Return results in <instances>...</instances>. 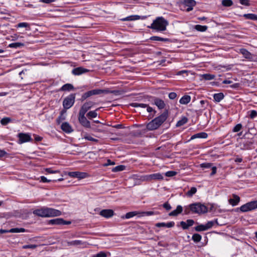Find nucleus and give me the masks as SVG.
<instances>
[{"label": "nucleus", "mask_w": 257, "mask_h": 257, "mask_svg": "<svg viewBox=\"0 0 257 257\" xmlns=\"http://www.w3.org/2000/svg\"><path fill=\"white\" fill-rule=\"evenodd\" d=\"M34 214L42 217H52L60 216L61 212L52 208L42 207L33 211Z\"/></svg>", "instance_id": "f257e3e1"}, {"label": "nucleus", "mask_w": 257, "mask_h": 257, "mask_svg": "<svg viewBox=\"0 0 257 257\" xmlns=\"http://www.w3.org/2000/svg\"><path fill=\"white\" fill-rule=\"evenodd\" d=\"M168 117V112H164L159 116L150 121L146 126L148 131H154L158 128Z\"/></svg>", "instance_id": "f03ea898"}, {"label": "nucleus", "mask_w": 257, "mask_h": 257, "mask_svg": "<svg viewBox=\"0 0 257 257\" xmlns=\"http://www.w3.org/2000/svg\"><path fill=\"white\" fill-rule=\"evenodd\" d=\"M168 25V23L166 20L162 17H159L154 20L151 26L148 27L157 32H163L166 30Z\"/></svg>", "instance_id": "7ed1b4c3"}, {"label": "nucleus", "mask_w": 257, "mask_h": 257, "mask_svg": "<svg viewBox=\"0 0 257 257\" xmlns=\"http://www.w3.org/2000/svg\"><path fill=\"white\" fill-rule=\"evenodd\" d=\"M163 176L160 173L143 175L140 177V180L144 182H151L153 180H162Z\"/></svg>", "instance_id": "20e7f679"}, {"label": "nucleus", "mask_w": 257, "mask_h": 257, "mask_svg": "<svg viewBox=\"0 0 257 257\" xmlns=\"http://www.w3.org/2000/svg\"><path fill=\"white\" fill-rule=\"evenodd\" d=\"M178 6L181 10L189 12L193 9V0H179Z\"/></svg>", "instance_id": "39448f33"}, {"label": "nucleus", "mask_w": 257, "mask_h": 257, "mask_svg": "<svg viewBox=\"0 0 257 257\" xmlns=\"http://www.w3.org/2000/svg\"><path fill=\"white\" fill-rule=\"evenodd\" d=\"M256 208H257V201H252L241 206L239 209L241 212H245L253 210Z\"/></svg>", "instance_id": "423d86ee"}, {"label": "nucleus", "mask_w": 257, "mask_h": 257, "mask_svg": "<svg viewBox=\"0 0 257 257\" xmlns=\"http://www.w3.org/2000/svg\"><path fill=\"white\" fill-rule=\"evenodd\" d=\"M75 94H71L64 98L63 101V106L66 109H69L72 106L75 102Z\"/></svg>", "instance_id": "0eeeda50"}, {"label": "nucleus", "mask_w": 257, "mask_h": 257, "mask_svg": "<svg viewBox=\"0 0 257 257\" xmlns=\"http://www.w3.org/2000/svg\"><path fill=\"white\" fill-rule=\"evenodd\" d=\"M239 53H240L245 59H247L250 61H257V57L253 54H251L245 49L241 48L239 49Z\"/></svg>", "instance_id": "6e6552de"}, {"label": "nucleus", "mask_w": 257, "mask_h": 257, "mask_svg": "<svg viewBox=\"0 0 257 257\" xmlns=\"http://www.w3.org/2000/svg\"><path fill=\"white\" fill-rule=\"evenodd\" d=\"M67 174L70 177L76 178L79 179H84L88 177L87 173L78 171L69 172Z\"/></svg>", "instance_id": "1a4fd4ad"}, {"label": "nucleus", "mask_w": 257, "mask_h": 257, "mask_svg": "<svg viewBox=\"0 0 257 257\" xmlns=\"http://www.w3.org/2000/svg\"><path fill=\"white\" fill-rule=\"evenodd\" d=\"M207 211L206 206L200 203H194V213L198 214L205 213Z\"/></svg>", "instance_id": "9d476101"}, {"label": "nucleus", "mask_w": 257, "mask_h": 257, "mask_svg": "<svg viewBox=\"0 0 257 257\" xmlns=\"http://www.w3.org/2000/svg\"><path fill=\"white\" fill-rule=\"evenodd\" d=\"M19 138L18 143L22 144L32 140L31 136L29 134L26 133H19L18 135Z\"/></svg>", "instance_id": "9b49d317"}, {"label": "nucleus", "mask_w": 257, "mask_h": 257, "mask_svg": "<svg viewBox=\"0 0 257 257\" xmlns=\"http://www.w3.org/2000/svg\"><path fill=\"white\" fill-rule=\"evenodd\" d=\"M78 120H79L80 123L83 126H84L86 128H90L91 127L90 122L85 116V114H78Z\"/></svg>", "instance_id": "f8f14e48"}, {"label": "nucleus", "mask_w": 257, "mask_h": 257, "mask_svg": "<svg viewBox=\"0 0 257 257\" xmlns=\"http://www.w3.org/2000/svg\"><path fill=\"white\" fill-rule=\"evenodd\" d=\"M94 105V102L91 101H87L81 106L79 114H85L86 112Z\"/></svg>", "instance_id": "ddd939ff"}, {"label": "nucleus", "mask_w": 257, "mask_h": 257, "mask_svg": "<svg viewBox=\"0 0 257 257\" xmlns=\"http://www.w3.org/2000/svg\"><path fill=\"white\" fill-rule=\"evenodd\" d=\"M133 106L135 107H140L142 108H147V111L151 113L152 114V117L156 113V111L151 107L148 106L146 104L144 103H134L133 104Z\"/></svg>", "instance_id": "4468645a"}, {"label": "nucleus", "mask_w": 257, "mask_h": 257, "mask_svg": "<svg viewBox=\"0 0 257 257\" xmlns=\"http://www.w3.org/2000/svg\"><path fill=\"white\" fill-rule=\"evenodd\" d=\"M49 223L51 224L56 225H68L71 223V222L69 221H65L62 218H56L50 220L49 221Z\"/></svg>", "instance_id": "2eb2a0df"}, {"label": "nucleus", "mask_w": 257, "mask_h": 257, "mask_svg": "<svg viewBox=\"0 0 257 257\" xmlns=\"http://www.w3.org/2000/svg\"><path fill=\"white\" fill-rule=\"evenodd\" d=\"M89 70L83 68L82 67H79L73 69L72 71V73L74 75H79L83 73H85L89 72Z\"/></svg>", "instance_id": "dca6fc26"}, {"label": "nucleus", "mask_w": 257, "mask_h": 257, "mask_svg": "<svg viewBox=\"0 0 257 257\" xmlns=\"http://www.w3.org/2000/svg\"><path fill=\"white\" fill-rule=\"evenodd\" d=\"M114 212L111 209H103L102 210L100 213L99 214L105 217V218H109L112 217L113 215Z\"/></svg>", "instance_id": "f3484780"}, {"label": "nucleus", "mask_w": 257, "mask_h": 257, "mask_svg": "<svg viewBox=\"0 0 257 257\" xmlns=\"http://www.w3.org/2000/svg\"><path fill=\"white\" fill-rule=\"evenodd\" d=\"M61 129L67 134L71 133L73 131L72 126L67 122L62 123L61 124Z\"/></svg>", "instance_id": "a211bd4d"}, {"label": "nucleus", "mask_w": 257, "mask_h": 257, "mask_svg": "<svg viewBox=\"0 0 257 257\" xmlns=\"http://www.w3.org/2000/svg\"><path fill=\"white\" fill-rule=\"evenodd\" d=\"M183 211V207L181 205H178L174 210L169 213V216H176L180 214Z\"/></svg>", "instance_id": "6ab92c4d"}, {"label": "nucleus", "mask_w": 257, "mask_h": 257, "mask_svg": "<svg viewBox=\"0 0 257 257\" xmlns=\"http://www.w3.org/2000/svg\"><path fill=\"white\" fill-rule=\"evenodd\" d=\"M175 225V223L173 221L165 223V222H161V223H158L156 224V226L158 227H165L167 228H170L173 226H174Z\"/></svg>", "instance_id": "aec40b11"}, {"label": "nucleus", "mask_w": 257, "mask_h": 257, "mask_svg": "<svg viewBox=\"0 0 257 257\" xmlns=\"http://www.w3.org/2000/svg\"><path fill=\"white\" fill-rule=\"evenodd\" d=\"M233 198L229 199V203L232 206L236 205L240 201V198L238 196L234 194L233 195Z\"/></svg>", "instance_id": "412c9836"}, {"label": "nucleus", "mask_w": 257, "mask_h": 257, "mask_svg": "<svg viewBox=\"0 0 257 257\" xmlns=\"http://www.w3.org/2000/svg\"><path fill=\"white\" fill-rule=\"evenodd\" d=\"M180 225L184 229H187L189 226L193 225V220H187L185 222L181 221Z\"/></svg>", "instance_id": "4be33fe9"}, {"label": "nucleus", "mask_w": 257, "mask_h": 257, "mask_svg": "<svg viewBox=\"0 0 257 257\" xmlns=\"http://www.w3.org/2000/svg\"><path fill=\"white\" fill-rule=\"evenodd\" d=\"M154 104L157 106L159 109H163L165 106L164 101L159 98H156L154 99Z\"/></svg>", "instance_id": "5701e85b"}, {"label": "nucleus", "mask_w": 257, "mask_h": 257, "mask_svg": "<svg viewBox=\"0 0 257 257\" xmlns=\"http://www.w3.org/2000/svg\"><path fill=\"white\" fill-rule=\"evenodd\" d=\"M191 100V97L189 95L183 96L179 100V102L182 104H186Z\"/></svg>", "instance_id": "b1692460"}, {"label": "nucleus", "mask_w": 257, "mask_h": 257, "mask_svg": "<svg viewBox=\"0 0 257 257\" xmlns=\"http://www.w3.org/2000/svg\"><path fill=\"white\" fill-rule=\"evenodd\" d=\"M74 89L73 86L70 83H67L63 85L60 88L61 91H71Z\"/></svg>", "instance_id": "393cba45"}, {"label": "nucleus", "mask_w": 257, "mask_h": 257, "mask_svg": "<svg viewBox=\"0 0 257 257\" xmlns=\"http://www.w3.org/2000/svg\"><path fill=\"white\" fill-rule=\"evenodd\" d=\"M208 137L207 134L204 132H201L194 134V139H206Z\"/></svg>", "instance_id": "a878e982"}, {"label": "nucleus", "mask_w": 257, "mask_h": 257, "mask_svg": "<svg viewBox=\"0 0 257 257\" xmlns=\"http://www.w3.org/2000/svg\"><path fill=\"white\" fill-rule=\"evenodd\" d=\"M99 108H98L97 109H96L95 110H93V111H89L87 114H86V116L87 117L89 118V119H92V118H95L97 116V113L96 112V111L99 109Z\"/></svg>", "instance_id": "bb28decb"}, {"label": "nucleus", "mask_w": 257, "mask_h": 257, "mask_svg": "<svg viewBox=\"0 0 257 257\" xmlns=\"http://www.w3.org/2000/svg\"><path fill=\"white\" fill-rule=\"evenodd\" d=\"M246 19L257 21V15L253 14H246L243 15Z\"/></svg>", "instance_id": "cd10ccee"}, {"label": "nucleus", "mask_w": 257, "mask_h": 257, "mask_svg": "<svg viewBox=\"0 0 257 257\" xmlns=\"http://www.w3.org/2000/svg\"><path fill=\"white\" fill-rule=\"evenodd\" d=\"M194 28L199 32H205L207 30L208 27L206 26L197 25L194 27Z\"/></svg>", "instance_id": "c85d7f7f"}, {"label": "nucleus", "mask_w": 257, "mask_h": 257, "mask_svg": "<svg viewBox=\"0 0 257 257\" xmlns=\"http://www.w3.org/2000/svg\"><path fill=\"white\" fill-rule=\"evenodd\" d=\"M214 100L217 102H220L224 98V95L222 93H218L214 94Z\"/></svg>", "instance_id": "c756f323"}, {"label": "nucleus", "mask_w": 257, "mask_h": 257, "mask_svg": "<svg viewBox=\"0 0 257 257\" xmlns=\"http://www.w3.org/2000/svg\"><path fill=\"white\" fill-rule=\"evenodd\" d=\"M150 40L156 41H163L166 42L168 41V39L161 38L158 36H152L150 38Z\"/></svg>", "instance_id": "7c9ffc66"}, {"label": "nucleus", "mask_w": 257, "mask_h": 257, "mask_svg": "<svg viewBox=\"0 0 257 257\" xmlns=\"http://www.w3.org/2000/svg\"><path fill=\"white\" fill-rule=\"evenodd\" d=\"M201 77L206 80H210L214 79L215 76L210 74H204L201 75Z\"/></svg>", "instance_id": "2f4dec72"}, {"label": "nucleus", "mask_w": 257, "mask_h": 257, "mask_svg": "<svg viewBox=\"0 0 257 257\" xmlns=\"http://www.w3.org/2000/svg\"><path fill=\"white\" fill-rule=\"evenodd\" d=\"M92 94L93 95H97V94H100L103 93H106L107 92L106 90H102V89H96L91 90Z\"/></svg>", "instance_id": "473e14b6"}, {"label": "nucleus", "mask_w": 257, "mask_h": 257, "mask_svg": "<svg viewBox=\"0 0 257 257\" xmlns=\"http://www.w3.org/2000/svg\"><path fill=\"white\" fill-rule=\"evenodd\" d=\"M10 233L24 232L25 229L23 228H14L9 230Z\"/></svg>", "instance_id": "72a5a7b5"}, {"label": "nucleus", "mask_w": 257, "mask_h": 257, "mask_svg": "<svg viewBox=\"0 0 257 257\" xmlns=\"http://www.w3.org/2000/svg\"><path fill=\"white\" fill-rule=\"evenodd\" d=\"M215 223H216L217 224H218V222H217V219H215V220L214 221H208L205 225V227L207 229L211 228L213 225L215 224Z\"/></svg>", "instance_id": "f704fd0d"}, {"label": "nucleus", "mask_w": 257, "mask_h": 257, "mask_svg": "<svg viewBox=\"0 0 257 257\" xmlns=\"http://www.w3.org/2000/svg\"><path fill=\"white\" fill-rule=\"evenodd\" d=\"M24 45L23 43H20V42H16V43H13L9 45V47L10 48H17L21 47L22 46H23Z\"/></svg>", "instance_id": "c9c22d12"}, {"label": "nucleus", "mask_w": 257, "mask_h": 257, "mask_svg": "<svg viewBox=\"0 0 257 257\" xmlns=\"http://www.w3.org/2000/svg\"><path fill=\"white\" fill-rule=\"evenodd\" d=\"M46 174H56L60 172L59 170H54L51 168L44 169Z\"/></svg>", "instance_id": "e433bc0d"}, {"label": "nucleus", "mask_w": 257, "mask_h": 257, "mask_svg": "<svg viewBox=\"0 0 257 257\" xmlns=\"http://www.w3.org/2000/svg\"><path fill=\"white\" fill-rule=\"evenodd\" d=\"M68 244L69 245H78L82 244V242L79 240H75L68 242Z\"/></svg>", "instance_id": "4c0bfd02"}, {"label": "nucleus", "mask_w": 257, "mask_h": 257, "mask_svg": "<svg viewBox=\"0 0 257 257\" xmlns=\"http://www.w3.org/2000/svg\"><path fill=\"white\" fill-rule=\"evenodd\" d=\"M187 121V118L186 117H183L181 120H179L177 124V126H180L186 123Z\"/></svg>", "instance_id": "58836bf2"}, {"label": "nucleus", "mask_w": 257, "mask_h": 257, "mask_svg": "<svg viewBox=\"0 0 257 257\" xmlns=\"http://www.w3.org/2000/svg\"><path fill=\"white\" fill-rule=\"evenodd\" d=\"M222 4L225 7H230L232 5L233 2L231 0H222Z\"/></svg>", "instance_id": "ea45409f"}, {"label": "nucleus", "mask_w": 257, "mask_h": 257, "mask_svg": "<svg viewBox=\"0 0 257 257\" xmlns=\"http://www.w3.org/2000/svg\"><path fill=\"white\" fill-rule=\"evenodd\" d=\"M139 16H132L130 17H126L122 19V21H133L135 20H138L139 18Z\"/></svg>", "instance_id": "a19ab883"}, {"label": "nucleus", "mask_w": 257, "mask_h": 257, "mask_svg": "<svg viewBox=\"0 0 257 257\" xmlns=\"http://www.w3.org/2000/svg\"><path fill=\"white\" fill-rule=\"evenodd\" d=\"M125 167L123 165H119L116 166L112 169V171L114 172L121 171L124 170Z\"/></svg>", "instance_id": "79ce46f5"}, {"label": "nucleus", "mask_w": 257, "mask_h": 257, "mask_svg": "<svg viewBox=\"0 0 257 257\" xmlns=\"http://www.w3.org/2000/svg\"><path fill=\"white\" fill-rule=\"evenodd\" d=\"M11 121L10 117H4L1 120V123L3 125H7Z\"/></svg>", "instance_id": "37998d69"}, {"label": "nucleus", "mask_w": 257, "mask_h": 257, "mask_svg": "<svg viewBox=\"0 0 257 257\" xmlns=\"http://www.w3.org/2000/svg\"><path fill=\"white\" fill-rule=\"evenodd\" d=\"M195 229L197 231H204V230H207V229L205 227V225H202V224L196 226Z\"/></svg>", "instance_id": "c03bdc74"}, {"label": "nucleus", "mask_w": 257, "mask_h": 257, "mask_svg": "<svg viewBox=\"0 0 257 257\" xmlns=\"http://www.w3.org/2000/svg\"><path fill=\"white\" fill-rule=\"evenodd\" d=\"M138 214V213L136 211H133V212H130L127 213L125 214V218L127 219L131 218L136 215H137Z\"/></svg>", "instance_id": "a18cd8bd"}, {"label": "nucleus", "mask_w": 257, "mask_h": 257, "mask_svg": "<svg viewBox=\"0 0 257 257\" xmlns=\"http://www.w3.org/2000/svg\"><path fill=\"white\" fill-rule=\"evenodd\" d=\"M83 138L86 140L92 141V142H98V140L94 139V138H92V137H91L90 136H89L86 134L84 136Z\"/></svg>", "instance_id": "49530a36"}, {"label": "nucleus", "mask_w": 257, "mask_h": 257, "mask_svg": "<svg viewBox=\"0 0 257 257\" xmlns=\"http://www.w3.org/2000/svg\"><path fill=\"white\" fill-rule=\"evenodd\" d=\"M193 210V204H190L189 206H186L184 208L185 214H188L190 211Z\"/></svg>", "instance_id": "de8ad7c7"}, {"label": "nucleus", "mask_w": 257, "mask_h": 257, "mask_svg": "<svg viewBox=\"0 0 257 257\" xmlns=\"http://www.w3.org/2000/svg\"><path fill=\"white\" fill-rule=\"evenodd\" d=\"M201 239V235L198 233H194V242H199Z\"/></svg>", "instance_id": "09e8293b"}, {"label": "nucleus", "mask_w": 257, "mask_h": 257, "mask_svg": "<svg viewBox=\"0 0 257 257\" xmlns=\"http://www.w3.org/2000/svg\"><path fill=\"white\" fill-rule=\"evenodd\" d=\"M242 128V125L240 123H238L236 124L233 128L232 131L233 132H239Z\"/></svg>", "instance_id": "8fccbe9b"}, {"label": "nucleus", "mask_w": 257, "mask_h": 257, "mask_svg": "<svg viewBox=\"0 0 257 257\" xmlns=\"http://www.w3.org/2000/svg\"><path fill=\"white\" fill-rule=\"evenodd\" d=\"M212 164L210 163H202L200 165L202 168H209L212 167Z\"/></svg>", "instance_id": "3c124183"}, {"label": "nucleus", "mask_w": 257, "mask_h": 257, "mask_svg": "<svg viewBox=\"0 0 257 257\" xmlns=\"http://www.w3.org/2000/svg\"><path fill=\"white\" fill-rule=\"evenodd\" d=\"M177 174V172L173 171H169L165 173L167 177H173Z\"/></svg>", "instance_id": "603ef678"}, {"label": "nucleus", "mask_w": 257, "mask_h": 257, "mask_svg": "<svg viewBox=\"0 0 257 257\" xmlns=\"http://www.w3.org/2000/svg\"><path fill=\"white\" fill-rule=\"evenodd\" d=\"M29 26V25L28 23H25V22H23V23H19L17 25V27H18V28H27Z\"/></svg>", "instance_id": "864d4df0"}, {"label": "nucleus", "mask_w": 257, "mask_h": 257, "mask_svg": "<svg viewBox=\"0 0 257 257\" xmlns=\"http://www.w3.org/2000/svg\"><path fill=\"white\" fill-rule=\"evenodd\" d=\"M93 257H106V254L104 252L101 251L94 254Z\"/></svg>", "instance_id": "5fc2aeb1"}, {"label": "nucleus", "mask_w": 257, "mask_h": 257, "mask_svg": "<svg viewBox=\"0 0 257 257\" xmlns=\"http://www.w3.org/2000/svg\"><path fill=\"white\" fill-rule=\"evenodd\" d=\"M249 116L251 118H253L257 116V111L254 110H252L250 112Z\"/></svg>", "instance_id": "6e6d98bb"}, {"label": "nucleus", "mask_w": 257, "mask_h": 257, "mask_svg": "<svg viewBox=\"0 0 257 257\" xmlns=\"http://www.w3.org/2000/svg\"><path fill=\"white\" fill-rule=\"evenodd\" d=\"M37 247V245L35 244H29V245H25L23 246V248L24 249L30 248V249H34Z\"/></svg>", "instance_id": "4d7b16f0"}, {"label": "nucleus", "mask_w": 257, "mask_h": 257, "mask_svg": "<svg viewBox=\"0 0 257 257\" xmlns=\"http://www.w3.org/2000/svg\"><path fill=\"white\" fill-rule=\"evenodd\" d=\"M239 3L241 5H244L246 6H249L250 5L249 0H239Z\"/></svg>", "instance_id": "13d9d810"}, {"label": "nucleus", "mask_w": 257, "mask_h": 257, "mask_svg": "<svg viewBox=\"0 0 257 257\" xmlns=\"http://www.w3.org/2000/svg\"><path fill=\"white\" fill-rule=\"evenodd\" d=\"M40 179V182H42L43 183H48L52 181L51 180L47 179V178L44 176H41Z\"/></svg>", "instance_id": "bf43d9fd"}, {"label": "nucleus", "mask_w": 257, "mask_h": 257, "mask_svg": "<svg viewBox=\"0 0 257 257\" xmlns=\"http://www.w3.org/2000/svg\"><path fill=\"white\" fill-rule=\"evenodd\" d=\"M56 1V0H39V2L49 4L52 3H54Z\"/></svg>", "instance_id": "052dcab7"}, {"label": "nucleus", "mask_w": 257, "mask_h": 257, "mask_svg": "<svg viewBox=\"0 0 257 257\" xmlns=\"http://www.w3.org/2000/svg\"><path fill=\"white\" fill-rule=\"evenodd\" d=\"M177 97V94L175 92H171L169 94V97L171 99H174Z\"/></svg>", "instance_id": "680f3d73"}, {"label": "nucleus", "mask_w": 257, "mask_h": 257, "mask_svg": "<svg viewBox=\"0 0 257 257\" xmlns=\"http://www.w3.org/2000/svg\"><path fill=\"white\" fill-rule=\"evenodd\" d=\"M163 207L167 210H169L171 209V205L168 202H166L163 204Z\"/></svg>", "instance_id": "e2e57ef3"}, {"label": "nucleus", "mask_w": 257, "mask_h": 257, "mask_svg": "<svg viewBox=\"0 0 257 257\" xmlns=\"http://www.w3.org/2000/svg\"><path fill=\"white\" fill-rule=\"evenodd\" d=\"M211 168L212 172L210 174V176H212L216 173L217 168L215 166L211 167Z\"/></svg>", "instance_id": "0e129e2a"}, {"label": "nucleus", "mask_w": 257, "mask_h": 257, "mask_svg": "<svg viewBox=\"0 0 257 257\" xmlns=\"http://www.w3.org/2000/svg\"><path fill=\"white\" fill-rule=\"evenodd\" d=\"M193 195V187L191 188L189 191L186 193V196L191 197Z\"/></svg>", "instance_id": "69168bd1"}, {"label": "nucleus", "mask_w": 257, "mask_h": 257, "mask_svg": "<svg viewBox=\"0 0 257 257\" xmlns=\"http://www.w3.org/2000/svg\"><path fill=\"white\" fill-rule=\"evenodd\" d=\"M7 154L6 151L0 149V157H4Z\"/></svg>", "instance_id": "338daca9"}, {"label": "nucleus", "mask_w": 257, "mask_h": 257, "mask_svg": "<svg viewBox=\"0 0 257 257\" xmlns=\"http://www.w3.org/2000/svg\"><path fill=\"white\" fill-rule=\"evenodd\" d=\"M88 97H89V96H88V95L86 94V93L85 92V93H84L82 96H81V99L82 100H84L85 99H86V98H87Z\"/></svg>", "instance_id": "774afa93"}]
</instances>
